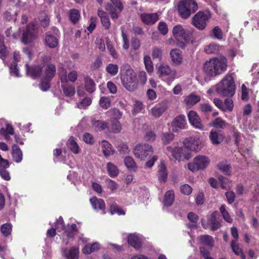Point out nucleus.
Wrapping results in <instances>:
<instances>
[{
    "label": "nucleus",
    "instance_id": "c756f323",
    "mask_svg": "<svg viewBox=\"0 0 259 259\" xmlns=\"http://www.w3.org/2000/svg\"><path fill=\"white\" fill-rule=\"evenodd\" d=\"M46 44L50 48H55L58 45V37L49 33L46 34Z\"/></svg>",
    "mask_w": 259,
    "mask_h": 259
},
{
    "label": "nucleus",
    "instance_id": "6ab92c4d",
    "mask_svg": "<svg viewBox=\"0 0 259 259\" xmlns=\"http://www.w3.org/2000/svg\"><path fill=\"white\" fill-rule=\"evenodd\" d=\"M187 124L185 116L180 115L174 118L171 122L172 131L177 132L179 130H182L185 128Z\"/></svg>",
    "mask_w": 259,
    "mask_h": 259
},
{
    "label": "nucleus",
    "instance_id": "052dcab7",
    "mask_svg": "<svg viewBox=\"0 0 259 259\" xmlns=\"http://www.w3.org/2000/svg\"><path fill=\"white\" fill-rule=\"evenodd\" d=\"M99 104L102 108L107 109L111 106V100L108 97H102L100 98Z\"/></svg>",
    "mask_w": 259,
    "mask_h": 259
},
{
    "label": "nucleus",
    "instance_id": "f257e3e1",
    "mask_svg": "<svg viewBox=\"0 0 259 259\" xmlns=\"http://www.w3.org/2000/svg\"><path fill=\"white\" fill-rule=\"evenodd\" d=\"M55 226V229L58 232L63 231L60 238L66 245L72 242L75 237L78 239L79 244H80V242L85 243L89 241L88 238L84 237L82 234L78 232L76 224H68L66 227H65L64 222L62 217H60L57 220Z\"/></svg>",
    "mask_w": 259,
    "mask_h": 259
},
{
    "label": "nucleus",
    "instance_id": "aec40b11",
    "mask_svg": "<svg viewBox=\"0 0 259 259\" xmlns=\"http://www.w3.org/2000/svg\"><path fill=\"white\" fill-rule=\"evenodd\" d=\"M9 167L8 161L3 158L0 155V176L5 181H9L11 179L10 173L6 170Z\"/></svg>",
    "mask_w": 259,
    "mask_h": 259
},
{
    "label": "nucleus",
    "instance_id": "79ce46f5",
    "mask_svg": "<svg viewBox=\"0 0 259 259\" xmlns=\"http://www.w3.org/2000/svg\"><path fill=\"white\" fill-rule=\"evenodd\" d=\"M221 47L219 45L212 42L205 46L204 51L206 54H215L218 53Z\"/></svg>",
    "mask_w": 259,
    "mask_h": 259
},
{
    "label": "nucleus",
    "instance_id": "c85d7f7f",
    "mask_svg": "<svg viewBox=\"0 0 259 259\" xmlns=\"http://www.w3.org/2000/svg\"><path fill=\"white\" fill-rule=\"evenodd\" d=\"M0 134L7 141H10L11 135H14V130L12 125L10 124H6V128H2L0 130Z\"/></svg>",
    "mask_w": 259,
    "mask_h": 259
},
{
    "label": "nucleus",
    "instance_id": "13d9d810",
    "mask_svg": "<svg viewBox=\"0 0 259 259\" xmlns=\"http://www.w3.org/2000/svg\"><path fill=\"white\" fill-rule=\"evenodd\" d=\"M12 230V226L9 223L3 224L1 227V231L5 237H8L10 235L11 233Z\"/></svg>",
    "mask_w": 259,
    "mask_h": 259
},
{
    "label": "nucleus",
    "instance_id": "2f4dec72",
    "mask_svg": "<svg viewBox=\"0 0 259 259\" xmlns=\"http://www.w3.org/2000/svg\"><path fill=\"white\" fill-rule=\"evenodd\" d=\"M200 99V96L191 93L185 97L184 101L187 106H192L199 102Z\"/></svg>",
    "mask_w": 259,
    "mask_h": 259
},
{
    "label": "nucleus",
    "instance_id": "5fc2aeb1",
    "mask_svg": "<svg viewBox=\"0 0 259 259\" xmlns=\"http://www.w3.org/2000/svg\"><path fill=\"white\" fill-rule=\"evenodd\" d=\"M210 36L215 39H222L223 37V34L221 29L218 26H215L212 30Z\"/></svg>",
    "mask_w": 259,
    "mask_h": 259
},
{
    "label": "nucleus",
    "instance_id": "7c9ffc66",
    "mask_svg": "<svg viewBox=\"0 0 259 259\" xmlns=\"http://www.w3.org/2000/svg\"><path fill=\"white\" fill-rule=\"evenodd\" d=\"M98 15L100 17L102 25L106 28L109 29L111 23L108 16L106 12L100 9H98Z\"/></svg>",
    "mask_w": 259,
    "mask_h": 259
},
{
    "label": "nucleus",
    "instance_id": "e433bc0d",
    "mask_svg": "<svg viewBox=\"0 0 259 259\" xmlns=\"http://www.w3.org/2000/svg\"><path fill=\"white\" fill-rule=\"evenodd\" d=\"M199 240L203 245L212 247L214 245V241L213 238L208 235H201L199 237Z\"/></svg>",
    "mask_w": 259,
    "mask_h": 259
},
{
    "label": "nucleus",
    "instance_id": "de8ad7c7",
    "mask_svg": "<svg viewBox=\"0 0 259 259\" xmlns=\"http://www.w3.org/2000/svg\"><path fill=\"white\" fill-rule=\"evenodd\" d=\"M227 122L221 117H218L213 120L211 123V125L216 128H224L226 127Z\"/></svg>",
    "mask_w": 259,
    "mask_h": 259
},
{
    "label": "nucleus",
    "instance_id": "37998d69",
    "mask_svg": "<svg viewBox=\"0 0 259 259\" xmlns=\"http://www.w3.org/2000/svg\"><path fill=\"white\" fill-rule=\"evenodd\" d=\"M231 246L233 251L236 255L240 256L241 259H245V257L243 253L242 249L239 247L238 244L237 243V240H233L231 242Z\"/></svg>",
    "mask_w": 259,
    "mask_h": 259
},
{
    "label": "nucleus",
    "instance_id": "a878e982",
    "mask_svg": "<svg viewBox=\"0 0 259 259\" xmlns=\"http://www.w3.org/2000/svg\"><path fill=\"white\" fill-rule=\"evenodd\" d=\"M100 145L101 150L105 157H107L114 154V150L112 145L107 141L103 140L100 143Z\"/></svg>",
    "mask_w": 259,
    "mask_h": 259
},
{
    "label": "nucleus",
    "instance_id": "6e6552de",
    "mask_svg": "<svg viewBox=\"0 0 259 259\" xmlns=\"http://www.w3.org/2000/svg\"><path fill=\"white\" fill-rule=\"evenodd\" d=\"M210 17V11L208 10L199 11L193 17L192 23L199 30H203L205 28Z\"/></svg>",
    "mask_w": 259,
    "mask_h": 259
},
{
    "label": "nucleus",
    "instance_id": "f3484780",
    "mask_svg": "<svg viewBox=\"0 0 259 259\" xmlns=\"http://www.w3.org/2000/svg\"><path fill=\"white\" fill-rule=\"evenodd\" d=\"M168 106L165 102H161L156 104L150 110L151 116L155 118L160 117L166 111Z\"/></svg>",
    "mask_w": 259,
    "mask_h": 259
},
{
    "label": "nucleus",
    "instance_id": "338daca9",
    "mask_svg": "<svg viewBox=\"0 0 259 259\" xmlns=\"http://www.w3.org/2000/svg\"><path fill=\"white\" fill-rule=\"evenodd\" d=\"M220 183H221V187L223 189H227L230 187L231 182L228 178L223 176L220 177L219 178Z\"/></svg>",
    "mask_w": 259,
    "mask_h": 259
},
{
    "label": "nucleus",
    "instance_id": "f8f14e48",
    "mask_svg": "<svg viewBox=\"0 0 259 259\" xmlns=\"http://www.w3.org/2000/svg\"><path fill=\"white\" fill-rule=\"evenodd\" d=\"M145 240L144 236L137 233L129 234L127 237L128 244L137 250H140Z\"/></svg>",
    "mask_w": 259,
    "mask_h": 259
},
{
    "label": "nucleus",
    "instance_id": "e2e57ef3",
    "mask_svg": "<svg viewBox=\"0 0 259 259\" xmlns=\"http://www.w3.org/2000/svg\"><path fill=\"white\" fill-rule=\"evenodd\" d=\"M201 256L203 259H214L211 254L210 251L205 247H201L199 248Z\"/></svg>",
    "mask_w": 259,
    "mask_h": 259
},
{
    "label": "nucleus",
    "instance_id": "864d4df0",
    "mask_svg": "<svg viewBox=\"0 0 259 259\" xmlns=\"http://www.w3.org/2000/svg\"><path fill=\"white\" fill-rule=\"evenodd\" d=\"M85 88L89 93H92L95 90V83L94 80L90 77L85 78Z\"/></svg>",
    "mask_w": 259,
    "mask_h": 259
},
{
    "label": "nucleus",
    "instance_id": "3c124183",
    "mask_svg": "<svg viewBox=\"0 0 259 259\" xmlns=\"http://www.w3.org/2000/svg\"><path fill=\"white\" fill-rule=\"evenodd\" d=\"M187 218L188 220L193 223L192 224H188L187 225L188 227L192 229L196 228L197 227V222L198 220V215L193 212H190L188 214Z\"/></svg>",
    "mask_w": 259,
    "mask_h": 259
},
{
    "label": "nucleus",
    "instance_id": "20e7f679",
    "mask_svg": "<svg viewBox=\"0 0 259 259\" xmlns=\"http://www.w3.org/2000/svg\"><path fill=\"white\" fill-rule=\"evenodd\" d=\"M215 90L221 96H232L235 92V84L232 75H225L215 86Z\"/></svg>",
    "mask_w": 259,
    "mask_h": 259
},
{
    "label": "nucleus",
    "instance_id": "0eeeda50",
    "mask_svg": "<svg viewBox=\"0 0 259 259\" xmlns=\"http://www.w3.org/2000/svg\"><path fill=\"white\" fill-rule=\"evenodd\" d=\"M210 162V160L208 156L198 155L194 158L191 162L188 164V168L190 171L196 172L206 168Z\"/></svg>",
    "mask_w": 259,
    "mask_h": 259
},
{
    "label": "nucleus",
    "instance_id": "393cba45",
    "mask_svg": "<svg viewBox=\"0 0 259 259\" xmlns=\"http://www.w3.org/2000/svg\"><path fill=\"white\" fill-rule=\"evenodd\" d=\"M240 152L248 164H251L252 165H259L258 160H256V163L253 162V161L255 160V157L252 155L250 149L247 148L245 150H243V149L240 148Z\"/></svg>",
    "mask_w": 259,
    "mask_h": 259
},
{
    "label": "nucleus",
    "instance_id": "c9c22d12",
    "mask_svg": "<svg viewBox=\"0 0 259 259\" xmlns=\"http://www.w3.org/2000/svg\"><path fill=\"white\" fill-rule=\"evenodd\" d=\"M68 148L74 154H78L80 149L74 138L70 137L67 143Z\"/></svg>",
    "mask_w": 259,
    "mask_h": 259
},
{
    "label": "nucleus",
    "instance_id": "39448f33",
    "mask_svg": "<svg viewBox=\"0 0 259 259\" xmlns=\"http://www.w3.org/2000/svg\"><path fill=\"white\" fill-rule=\"evenodd\" d=\"M198 9V4L195 0H181L178 5V10L180 17L187 19Z\"/></svg>",
    "mask_w": 259,
    "mask_h": 259
},
{
    "label": "nucleus",
    "instance_id": "774afa93",
    "mask_svg": "<svg viewBox=\"0 0 259 259\" xmlns=\"http://www.w3.org/2000/svg\"><path fill=\"white\" fill-rule=\"evenodd\" d=\"M234 107L233 102L231 99L227 98L224 101L223 111H231Z\"/></svg>",
    "mask_w": 259,
    "mask_h": 259
},
{
    "label": "nucleus",
    "instance_id": "8fccbe9b",
    "mask_svg": "<svg viewBox=\"0 0 259 259\" xmlns=\"http://www.w3.org/2000/svg\"><path fill=\"white\" fill-rule=\"evenodd\" d=\"M107 169L108 174L111 177H115L118 174L119 170L117 166L111 162L107 163Z\"/></svg>",
    "mask_w": 259,
    "mask_h": 259
},
{
    "label": "nucleus",
    "instance_id": "bf43d9fd",
    "mask_svg": "<svg viewBox=\"0 0 259 259\" xmlns=\"http://www.w3.org/2000/svg\"><path fill=\"white\" fill-rule=\"evenodd\" d=\"M39 20L42 26L46 27L49 25L50 19L46 13L42 12L40 13Z\"/></svg>",
    "mask_w": 259,
    "mask_h": 259
},
{
    "label": "nucleus",
    "instance_id": "bb28decb",
    "mask_svg": "<svg viewBox=\"0 0 259 259\" xmlns=\"http://www.w3.org/2000/svg\"><path fill=\"white\" fill-rule=\"evenodd\" d=\"M25 68L26 75L32 78H35L40 75L42 67L39 66H36L30 69L28 64H26Z\"/></svg>",
    "mask_w": 259,
    "mask_h": 259
},
{
    "label": "nucleus",
    "instance_id": "69168bd1",
    "mask_svg": "<svg viewBox=\"0 0 259 259\" xmlns=\"http://www.w3.org/2000/svg\"><path fill=\"white\" fill-rule=\"evenodd\" d=\"M220 212L224 218V219L227 222L231 223L232 221V219L231 218L228 211L226 210L225 208V206L222 205L220 207Z\"/></svg>",
    "mask_w": 259,
    "mask_h": 259
},
{
    "label": "nucleus",
    "instance_id": "603ef678",
    "mask_svg": "<svg viewBox=\"0 0 259 259\" xmlns=\"http://www.w3.org/2000/svg\"><path fill=\"white\" fill-rule=\"evenodd\" d=\"M151 55L153 59L161 61L163 55V50L160 48L155 47L152 49Z\"/></svg>",
    "mask_w": 259,
    "mask_h": 259
},
{
    "label": "nucleus",
    "instance_id": "a211bd4d",
    "mask_svg": "<svg viewBox=\"0 0 259 259\" xmlns=\"http://www.w3.org/2000/svg\"><path fill=\"white\" fill-rule=\"evenodd\" d=\"M187 115L190 123L194 127L199 130L203 129L201 120L196 111H190Z\"/></svg>",
    "mask_w": 259,
    "mask_h": 259
},
{
    "label": "nucleus",
    "instance_id": "0e129e2a",
    "mask_svg": "<svg viewBox=\"0 0 259 259\" xmlns=\"http://www.w3.org/2000/svg\"><path fill=\"white\" fill-rule=\"evenodd\" d=\"M161 139L164 144H167L173 140L174 135L171 133H165L162 134Z\"/></svg>",
    "mask_w": 259,
    "mask_h": 259
},
{
    "label": "nucleus",
    "instance_id": "c03bdc74",
    "mask_svg": "<svg viewBox=\"0 0 259 259\" xmlns=\"http://www.w3.org/2000/svg\"><path fill=\"white\" fill-rule=\"evenodd\" d=\"M144 63L145 69L147 71L151 74L154 70V66L150 57L148 55H145L144 57Z\"/></svg>",
    "mask_w": 259,
    "mask_h": 259
},
{
    "label": "nucleus",
    "instance_id": "a19ab883",
    "mask_svg": "<svg viewBox=\"0 0 259 259\" xmlns=\"http://www.w3.org/2000/svg\"><path fill=\"white\" fill-rule=\"evenodd\" d=\"M124 163L126 167L130 170L136 171L138 168L134 159L130 156H126L124 159Z\"/></svg>",
    "mask_w": 259,
    "mask_h": 259
},
{
    "label": "nucleus",
    "instance_id": "ea45409f",
    "mask_svg": "<svg viewBox=\"0 0 259 259\" xmlns=\"http://www.w3.org/2000/svg\"><path fill=\"white\" fill-rule=\"evenodd\" d=\"M175 200V195L173 190L167 191L164 195L163 203L164 205L170 206Z\"/></svg>",
    "mask_w": 259,
    "mask_h": 259
},
{
    "label": "nucleus",
    "instance_id": "6e6d98bb",
    "mask_svg": "<svg viewBox=\"0 0 259 259\" xmlns=\"http://www.w3.org/2000/svg\"><path fill=\"white\" fill-rule=\"evenodd\" d=\"M62 88L63 93L66 96L71 97L75 93V88L72 85L68 84H62Z\"/></svg>",
    "mask_w": 259,
    "mask_h": 259
},
{
    "label": "nucleus",
    "instance_id": "423d86ee",
    "mask_svg": "<svg viewBox=\"0 0 259 259\" xmlns=\"http://www.w3.org/2000/svg\"><path fill=\"white\" fill-rule=\"evenodd\" d=\"M166 154L178 161L188 160L191 157L190 152L184 146L179 147L176 146H169L166 147Z\"/></svg>",
    "mask_w": 259,
    "mask_h": 259
},
{
    "label": "nucleus",
    "instance_id": "1a4fd4ad",
    "mask_svg": "<svg viewBox=\"0 0 259 259\" xmlns=\"http://www.w3.org/2000/svg\"><path fill=\"white\" fill-rule=\"evenodd\" d=\"M154 152L153 147L148 144H138L133 149L135 156L140 160H145Z\"/></svg>",
    "mask_w": 259,
    "mask_h": 259
},
{
    "label": "nucleus",
    "instance_id": "ddd939ff",
    "mask_svg": "<svg viewBox=\"0 0 259 259\" xmlns=\"http://www.w3.org/2000/svg\"><path fill=\"white\" fill-rule=\"evenodd\" d=\"M184 145L186 150L190 152L199 151L202 147V142L197 137H190L186 139L184 142Z\"/></svg>",
    "mask_w": 259,
    "mask_h": 259
},
{
    "label": "nucleus",
    "instance_id": "4468645a",
    "mask_svg": "<svg viewBox=\"0 0 259 259\" xmlns=\"http://www.w3.org/2000/svg\"><path fill=\"white\" fill-rule=\"evenodd\" d=\"M172 34L179 42L184 43L188 40V34L181 25L178 24L174 27Z\"/></svg>",
    "mask_w": 259,
    "mask_h": 259
},
{
    "label": "nucleus",
    "instance_id": "4d7b16f0",
    "mask_svg": "<svg viewBox=\"0 0 259 259\" xmlns=\"http://www.w3.org/2000/svg\"><path fill=\"white\" fill-rule=\"evenodd\" d=\"M106 71L112 76H115L118 71V66L115 64L110 63L106 67Z\"/></svg>",
    "mask_w": 259,
    "mask_h": 259
},
{
    "label": "nucleus",
    "instance_id": "7ed1b4c3",
    "mask_svg": "<svg viewBox=\"0 0 259 259\" xmlns=\"http://www.w3.org/2000/svg\"><path fill=\"white\" fill-rule=\"evenodd\" d=\"M120 79L123 86L129 91H135L137 87V74L128 64H123L120 68Z\"/></svg>",
    "mask_w": 259,
    "mask_h": 259
},
{
    "label": "nucleus",
    "instance_id": "a18cd8bd",
    "mask_svg": "<svg viewBox=\"0 0 259 259\" xmlns=\"http://www.w3.org/2000/svg\"><path fill=\"white\" fill-rule=\"evenodd\" d=\"M218 168L224 174L227 175H230V166L226 160L220 161L217 165Z\"/></svg>",
    "mask_w": 259,
    "mask_h": 259
},
{
    "label": "nucleus",
    "instance_id": "b1692460",
    "mask_svg": "<svg viewBox=\"0 0 259 259\" xmlns=\"http://www.w3.org/2000/svg\"><path fill=\"white\" fill-rule=\"evenodd\" d=\"M141 18L144 24L152 25L158 20L159 17L156 13H143L141 14Z\"/></svg>",
    "mask_w": 259,
    "mask_h": 259
},
{
    "label": "nucleus",
    "instance_id": "473e14b6",
    "mask_svg": "<svg viewBox=\"0 0 259 259\" xmlns=\"http://www.w3.org/2000/svg\"><path fill=\"white\" fill-rule=\"evenodd\" d=\"M93 128L96 131H102L108 128V123L103 120H93L92 121Z\"/></svg>",
    "mask_w": 259,
    "mask_h": 259
},
{
    "label": "nucleus",
    "instance_id": "680f3d73",
    "mask_svg": "<svg viewBox=\"0 0 259 259\" xmlns=\"http://www.w3.org/2000/svg\"><path fill=\"white\" fill-rule=\"evenodd\" d=\"M9 69L10 73L11 75L15 77L20 76V71L18 65L16 63H12L9 67Z\"/></svg>",
    "mask_w": 259,
    "mask_h": 259
},
{
    "label": "nucleus",
    "instance_id": "9b49d317",
    "mask_svg": "<svg viewBox=\"0 0 259 259\" xmlns=\"http://www.w3.org/2000/svg\"><path fill=\"white\" fill-rule=\"evenodd\" d=\"M37 34V26L33 22L29 23L22 34L21 41L25 44L32 42Z\"/></svg>",
    "mask_w": 259,
    "mask_h": 259
},
{
    "label": "nucleus",
    "instance_id": "4be33fe9",
    "mask_svg": "<svg viewBox=\"0 0 259 259\" xmlns=\"http://www.w3.org/2000/svg\"><path fill=\"white\" fill-rule=\"evenodd\" d=\"M79 252L78 246H73L69 249L65 248L62 250V255L67 259H78Z\"/></svg>",
    "mask_w": 259,
    "mask_h": 259
},
{
    "label": "nucleus",
    "instance_id": "cd10ccee",
    "mask_svg": "<svg viewBox=\"0 0 259 259\" xmlns=\"http://www.w3.org/2000/svg\"><path fill=\"white\" fill-rule=\"evenodd\" d=\"M158 180L160 182H165L167 178V171L163 161H160L158 165Z\"/></svg>",
    "mask_w": 259,
    "mask_h": 259
},
{
    "label": "nucleus",
    "instance_id": "09e8293b",
    "mask_svg": "<svg viewBox=\"0 0 259 259\" xmlns=\"http://www.w3.org/2000/svg\"><path fill=\"white\" fill-rule=\"evenodd\" d=\"M107 113L111 117V120L116 119L119 120L122 116L123 113L117 108L109 110Z\"/></svg>",
    "mask_w": 259,
    "mask_h": 259
},
{
    "label": "nucleus",
    "instance_id": "dca6fc26",
    "mask_svg": "<svg viewBox=\"0 0 259 259\" xmlns=\"http://www.w3.org/2000/svg\"><path fill=\"white\" fill-rule=\"evenodd\" d=\"M59 76L61 82L66 83L68 80L74 82L77 79V74L76 71H72L67 76L66 70L64 68L61 67L59 69Z\"/></svg>",
    "mask_w": 259,
    "mask_h": 259
},
{
    "label": "nucleus",
    "instance_id": "412c9836",
    "mask_svg": "<svg viewBox=\"0 0 259 259\" xmlns=\"http://www.w3.org/2000/svg\"><path fill=\"white\" fill-rule=\"evenodd\" d=\"M90 202L94 209L97 211H101L103 214L105 213V204L103 199L94 197L90 198Z\"/></svg>",
    "mask_w": 259,
    "mask_h": 259
},
{
    "label": "nucleus",
    "instance_id": "58836bf2",
    "mask_svg": "<svg viewBox=\"0 0 259 259\" xmlns=\"http://www.w3.org/2000/svg\"><path fill=\"white\" fill-rule=\"evenodd\" d=\"M122 129L121 124L119 120L116 119L111 120L110 125H108V130L114 133H119Z\"/></svg>",
    "mask_w": 259,
    "mask_h": 259
},
{
    "label": "nucleus",
    "instance_id": "f03ea898",
    "mask_svg": "<svg viewBox=\"0 0 259 259\" xmlns=\"http://www.w3.org/2000/svg\"><path fill=\"white\" fill-rule=\"evenodd\" d=\"M227 69V60L225 57L213 58L206 61L203 66L205 74L210 77L219 75Z\"/></svg>",
    "mask_w": 259,
    "mask_h": 259
},
{
    "label": "nucleus",
    "instance_id": "f704fd0d",
    "mask_svg": "<svg viewBox=\"0 0 259 259\" xmlns=\"http://www.w3.org/2000/svg\"><path fill=\"white\" fill-rule=\"evenodd\" d=\"M100 244L98 242H95L93 243L90 245H85V246L82 249V252L83 254H89L92 252L99 250L100 249Z\"/></svg>",
    "mask_w": 259,
    "mask_h": 259
},
{
    "label": "nucleus",
    "instance_id": "4c0bfd02",
    "mask_svg": "<svg viewBox=\"0 0 259 259\" xmlns=\"http://www.w3.org/2000/svg\"><path fill=\"white\" fill-rule=\"evenodd\" d=\"M12 149V156L14 160L17 163L20 162L23 158V154L21 149L16 145L13 146Z\"/></svg>",
    "mask_w": 259,
    "mask_h": 259
},
{
    "label": "nucleus",
    "instance_id": "5701e85b",
    "mask_svg": "<svg viewBox=\"0 0 259 259\" xmlns=\"http://www.w3.org/2000/svg\"><path fill=\"white\" fill-rule=\"evenodd\" d=\"M170 56L172 63L175 65H180L183 62L182 52L178 49H172L170 52Z\"/></svg>",
    "mask_w": 259,
    "mask_h": 259
},
{
    "label": "nucleus",
    "instance_id": "72a5a7b5",
    "mask_svg": "<svg viewBox=\"0 0 259 259\" xmlns=\"http://www.w3.org/2000/svg\"><path fill=\"white\" fill-rule=\"evenodd\" d=\"M209 139L213 145H218L223 140V136L221 134L212 130L209 136Z\"/></svg>",
    "mask_w": 259,
    "mask_h": 259
},
{
    "label": "nucleus",
    "instance_id": "9d476101",
    "mask_svg": "<svg viewBox=\"0 0 259 259\" xmlns=\"http://www.w3.org/2000/svg\"><path fill=\"white\" fill-rule=\"evenodd\" d=\"M158 73L160 78L163 79L168 77L166 80L167 84L170 83L177 77V71L172 70L170 67L167 64H161L158 68Z\"/></svg>",
    "mask_w": 259,
    "mask_h": 259
},
{
    "label": "nucleus",
    "instance_id": "49530a36",
    "mask_svg": "<svg viewBox=\"0 0 259 259\" xmlns=\"http://www.w3.org/2000/svg\"><path fill=\"white\" fill-rule=\"evenodd\" d=\"M56 73V67L53 64L49 65L46 69L45 76L44 78L50 80L54 76Z\"/></svg>",
    "mask_w": 259,
    "mask_h": 259
},
{
    "label": "nucleus",
    "instance_id": "2eb2a0df",
    "mask_svg": "<svg viewBox=\"0 0 259 259\" xmlns=\"http://www.w3.org/2000/svg\"><path fill=\"white\" fill-rule=\"evenodd\" d=\"M219 214L213 212L208 218V224H205L204 220H202V226L205 229L210 228L212 230H216L220 227V223L218 219Z\"/></svg>",
    "mask_w": 259,
    "mask_h": 259
}]
</instances>
